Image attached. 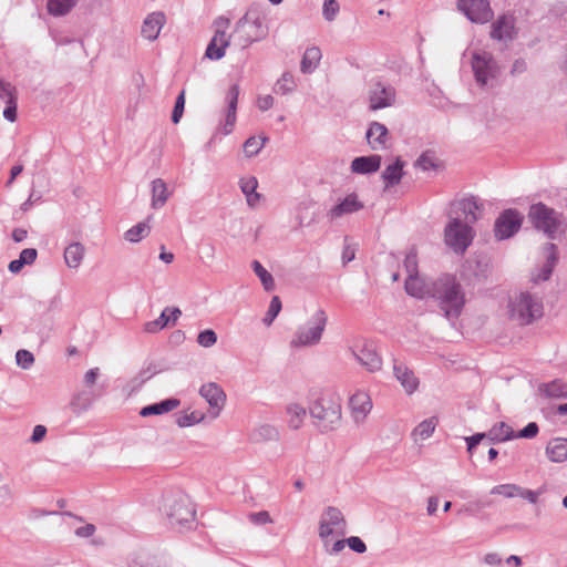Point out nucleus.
<instances>
[{"mask_svg":"<svg viewBox=\"0 0 567 567\" xmlns=\"http://www.w3.org/2000/svg\"><path fill=\"white\" fill-rule=\"evenodd\" d=\"M431 297L437 301L439 308L447 319H456L465 305V293L457 279L444 274L432 280Z\"/></svg>","mask_w":567,"mask_h":567,"instance_id":"f257e3e1","label":"nucleus"},{"mask_svg":"<svg viewBox=\"0 0 567 567\" xmlns=\"http://www.w3.org/2000/svg\"><path fill=\"white\" fill-rule=\"evenodd\" d=\"M267 19L265 10L258 6H251L237 21L233 32L234 40L243 48L264 40L269 32Z\"/></svg>","mask_w":567,"mask_h":567,"instance_id":"f03ea898","label":"nucleus"},{"mask_svg":"<svg viewBox=\"0 0 567 567\" xmlns=\"http://www.w3.org/2000/svg\"><path fill=\"white\" fill-rule=\"evenodd\" d=\"M309 414L321 433L336 430L341 422L340 398L332 393L321 394L310 404Z\"/></svg>","mask_w":567,"mask_h":567,"instance_id":"7ed1b4c3","label":"nucleus"},{"mask_svg":"<svg viewBox=\"0 0 567 567\" xmlns=\"http://www.w3.org/2000/svg\"><path fill=\"white\" fill-rule=\"evenodd\" d=\"M527 217L532 226L536 230L542 231L548 239H556L558 235L565 234L567 230L564 213L542 202L529 206Z\"/></svg>","mask_w":567,"mask_h":567,"instance_id":"20e7f679","label":"nucleus"},{"mask_svg":"<svg viewBox=\"0 0 567 567\" xmlns=\"http://www.w3.org/2000/svg\"><path fill=\"white\" fill-rule=\"evenodd\" d=\"M163 512L169 525L179 532L189 529L195 522V507L190 498L183 493L165 496Z\"/></svg>","mask_w":567,"mask_h":567,"instance_id":"39448f33","label":"nucleus"},{"mask_svg":"<svg viewBox=\"0 0 567 567\" xmlns=\"http://www.w3.org/2000/svg\"><path fill=\"white\" fill-rule=\"evenodd\" d=\"M508 312L512 320L528 326L544 316L543 300L528 291H522L509 299Z\"/></svg>","mask_w":567,"mask_h":567,"instance_id":"423d86ee","label":"nucleus"},{"mask_svg":"<svg viewBox=\"0 0 567 567\" xmlns=\"http://www.w3.org/2000/svg\"><path fill=\"white\" fill-rule=\"evenodd\" d=\"M328 317L324 310L318 309L303 326L295 332L290 346L292 348L311 347L318 344L326 329Z\"/></svg>","mask_w":567,"mask_h":567,"instance_id":"0eeeda50","label":"nucleus"},{"mask_svg":"<svg viewBox=\"0 0 567 567\" xmlns=\"http://www.w3.org/2000/svg\"><path fill=\"white\" fill-rule=\"evenodd\" d=\"M450 221L444 228V241L456 254H463L474 238L473 228L464 224L458 216H449Z\"/></svg>","mask_w":567,"mask_h":567,"instance_id":"6e6552de","label":"nucleus"},{"mask_svg":"<svg viewBox=\"0 0 567 567\" xmlns=\"http://www.w3.org/2000/svg\"><path fill=\"white\" fill-rule=\"evenodd\" d=\"M471 65L476 83L486 86L499 74V66L493 54L486 51H475L472 54Z\"/></svg>","mask_w":567,"mask_h":567,"instance_id":"1a4fd4ad","label":"nucleus"},{"mask_svg":"<svg viewBox=\"0 0 567 567\" xmlns=\"http://www.w3.org/2000/svg\"><path fill=\"white\" fill-rule=\"evenodd\" d=\"M347 522L341 511L334 506H328L321 514L319 522V537L327 546V539L332 535L344 536Z\"/></svg>","mask_w":567,"mask_h":567,"instance_id":"9d476101","label":"nucleus"},{"mask_svg":"<svg viewBox=\"0 0 567 567\" xmlns=\"http://www.w3.org/2000/svg\"><path fill=\"white\" fill-rule=\"evenodd\" d=\"M369 109L371 111L391 107L396 102V90L390 83L381 80L371 81L368 92Z\"/></svg>","mask_w":567,"mask_h":567,"instance_id":"9b49d317","label":"nucleus"},{"mask_svg":"<svg viewBox=\"0 0 567 567\" xmlns=\"http://www.w3.org/2000/svg\"><path fill=\"white\" fill-rule=\"evenodd\" d=\"M214 24L216 27L215 34L207 45L205 55L210 60H220L225 55V50L231 38L227 34L230 21L227 18L219 17Z\"/></svg>","mask_w":567,"mask_h":567,"instance_id":"f8f14e48","label":"nucleus"},{"mask_svg":"<svg viewBox=\"0 0 567 567\" xmlns=\"http://www.w3.org/2000/svg\"><path fill=\"white\" fill-rule=\"evenodd\" d=\"M522 223L523 216L517 209H505L495 220V238L497 240H505L513 237L520 229Z\"/></svg>","mask_w":567,"mask_h":567,"instance_id":"ddd939ff","label":"nucleus"},{"mask_svg":"<svg viewBox=\"0 0 567 567\" xmlns=\"http://www.w3.org/2000/svg\"><path fill=\"white\" fill-rule=\"evenodd\" d=\"M457 9L475 23L488 22L493 17L487 0H458Z\"/></svg>","mask_w":567,"mask_h":567,"instance_id":"4468645a","label":"nucleus"},{"mask_svg":"<svg viewBox=\"0 0 567 567\" xmlns=\"http://www.w3.org/2000/svg\"><path fill=\"white\" fill-rule=\"evenodd\" d=\"M480 204L476 197L462 198L454 200L450 205L447 216L455 215L463 220L464 224L472 225L480 218Z\"/></svg>","mask_w":567,"mask_h":567,"instance_id":"2eb2a0df","label":"nucleus"},{"mask_svg":"<svg viewBox=\"0 0 567 567\" xmlns=\"http://www.w3.org/2000/svg\"><path fill=\"white\" fill-rule=\"evenodd\" d=\"M364 208L357 193H350L343 198H338L336 204L327 212L329 220L333 221L343 216L358 213Z\"/></svg>","mask_w":567,"mask_h":567,"instance_id":"dca6fc26","label":"nucleus"},{"mask_svg":"<svg viewBox=\"0 0 567 567\" xmlns=\"http://www.w3.org/2000/svg\"><path fill=\"white\" fill-rule=\"evenodd\" d=\"M543 254L545 256V262L542 267L536 268L530 276V280L534 284H539L549 280L555 266L558 262V249L553 243H546L543 246Z\"/></svg>","mask_w":567,"mask_h":567,"instance_id":"f3484780","label":"nucleus"},{"mask_svg":"<svg viewBox=\"0 0 567 567\" xmlns=\"http://www.w3.org/2000/svg\"><path fill=\"white\" fill-rule=\"evenodd\" d=\"M352 354L369 372H374L381 369L382 360L372 343L364 342L362 344H355L352 348Z\"/></svg>","mask_w":567,"mask_h":567,"instance_id":"a211bd4d","label":"nucleus"},{"mask_svg":"<svg viewBox=\"0 0 567 567\" xmlns=\"http://www.w3.org/2000/svg\"><path fill=\"white\" fill-rule=\"evenodd\" d=\"M239 96V85L233 84L226 94V116L225 122L223 124V132L225 135H228L233 132L234 126L236 124V112Z\"/></svg>","mask_w":567,"mask_h":567,"instance_id":"6ab92c4d","label":"nucleus"},{"mask_svg":"<svg viewBox=\"0 0 567 567\" xmlns=\"http://www.w3.org/2000/svg\"><path fill=\"white\" fill-rule=\"evenodd\" d=\"M352 417L355 423H361L372 409V401L365 391H357L349 401Z\"/></svg>","mask_w":567,"mask_h":567,"instance_id":"aec40b11","label":"nucleus"},{"mask_svg":"<svg viewBox=\"0 0 567 567\" xmlns=\"http://www.w3.org/2000/svg\"><path fill=\"white\" fill-rule=\"evenodd\" d=\"M199 394L212 409L216 410L215 415L217 416L225 405L226 394L224 390L217 383L210 382L200 386Z\"/></svg>","mask_w":567,"mask_h":567,"instance_id":"412c9836","label":"nucleus"},{"mask_svg":"<svg viewBox=\"0 0 567 567\" xmlns=\"http://www.w3.org/2000/svg\"><path fill=\"white\" fill-rule=\"evenodd\" d=\"M515 34V19L512 16H502L492 24L491 37L494 40L512 41Z\"/></svg>","mask_w":567,"mask_h":567,"instance_id":"4be33fe9","label":"nucleus"},{"mask_svg":"<svg viewBox=\"0 0 567 567\" xmlns=\"http://www.w3.org/2000/svg\"><path fill=\"white\" fill-rule=\"evenodd\" d=\"M367 141L372 150L383 151L388 146L389 131L380 122H371L365 133Z\"/></svg>","mask_w":567,"mask_h":567,"instance_id":"5701e85b","label":"nucleus"},{"mask_svg":"<svg viewBox=\"0 0 567 567\" xmlns=\"http://www.w3.org/2000/svg\"><path fill=\"white\" fill-rule=\"evenodd\" d=\"M165 22L166 19L163 12H152L147 14L142 24V35L148 41L156 40Z\"/></svg>","mask_w":567,"mask_h":567,"instance_id":"b1692460","label":"nucleus"},{"mask_svg":"<svg viewBox=\"0 0 567 567\" xmlns=\"http://www.w3.org/2000/svg\"><path fill=\"white\" fill-rule=\"evenodd\" d=\"M404 287L408 295L417 299H425L431 297L432 280L426 281L419 274L416 276H408Z\"/></svg>","mask_w":567,"mask_h":567,"instance_id":"393cba45","label":"nucleus"},{"mask_svg":"<svg viewBox=\"0 0 567 567\" xmlns=\"http://www.w3.org/2000/svg\"><path fill=\"white\" fill-rule=\"evenodd\" d=\"M127 567H167V563L163 557L137 550L128 556Z\"/></svg>","mask_w":567,"mask_h":567,"instance_id":"a878e982","label":"nucleus"},{"mask_svg":"<svg viewBox=\"0 0 567 567\" xmlns=\"http://www.w3.org/2000/svg\"><path fill=\"white\" fill-rule=\"evenodd\" d=\"M393 372L408 394H412L417 389L419 380L408 367L394 361Z\"/></svg>","mask_w":567,"mask_h":567,"instance_id":"bb28decb","label":"nucleus"},{"mask_svg":"<svg viewBox=\"0 0 567 567\" xmlns=\"http://www.w3.org/2000/svg\"><path fill=\"white\" fill-rule=\"evenodd\" d=\"M381 166L380 155L359 156L351 162V171L354 174H372L379 171Z\"/></svg>","mask_w":567,"mask_h":567,"instance_id":"cd10ccee","label":"nucleus"},{"mask_svg":"<svg viewBox=\"0 0 567 567\" xmlns=\"http://www.w3.org/2000/svg\"><path fill=\"white\" fill-rule=\"evenodd\" d=\"M403 166H404V163L401 161V158L398 157L394 163L388 165L383 169L381 177L384 182L385 190L400 184V182L403 177V174H404Z\"/></svg>","mask_w":567,"mask_h":567,"instance_id":"c85d7f7f","label":"nucleus"},{"mask_svg":"<svg viewBox=\"0 0 567 567\" xmlns=\"http://www.w3.org/2000/svg\"><path fill=\"white\" fill-rule=\"evenodd\" d=\"M181 405V400L169 398L157 403H153L142 408L140 411L141 416L161 415L177 409Z\"/></svg>","mask_w":567,"mask_h":567,"instance_id":"c756f323","label":"nucleus"},{"mask_svg":"<svg viewBox=\"0 0 567 567\" xmlns=\"http://www.w3.org/2000/svg\"><path fill=\"white\" fill-rule=\"evenodd\" d=\"M546 454L551 462L560 463L567 460V439L555 437L546 446Z\"/></svg>","mask_w":567,"mask_h":567,"instance_id":"7c9ffc66","label":"nucleus"},{"mask_svg":"<svg viewBox=\"0 0 567 567\" xmlns=\"http://www.w3.org/2000/svg\"><path fill=\"white\" fill-rule=\"evenodd\" d=\"M285 411L288 426L291 430H299L307 416V409L299 403H289Z\"/></svg>","mask_w":567,"mask_h":567,"instance_id":"2f4dec72","label":"nucleus"},{"mask_svg":"<svg viewBox=\"0 0 567 567\" xmlns=\"http://www.w3.org/2000/svg\"><path fill=\"white\" fill-rule=\"evenodd\" d=\"M169 197L166 183L162 178H156L152 182V202L153 209L162 208Z\"/></svg>","mask_w":567,"mask_h":567,"instance_id":"473e14b6","label":"nucleus"},{"mask_svg":"<svg viewBox=\"0 0 567 567\" xmlns=\"http://www.w3.org/2000/svg\"><path fill=\"white\" fill-rule=\"evenodd\" d=\"M321 56V51L318 47L308 48L301 59L300 71L303 74L313 73L320 63Z\"/></svg>","mask_w":567,"mask_h":567,"instance_id":"72a5a7b5","label":"nucleus"},{"mask_svg":"<svg viewBox=\"0 0 567 567\" xmlns=\"http://www.w3.org/2000/svg\"><path fill=\"white\" fill-rule=\"evenodd\" d=\"M85 248L81 243H72L64 250V260L70 268L78 269L84 258Z\"/></svg>","mask_w":567,"mask_h":567,"instance_id":"f704fd0d","label":"nucleus"},{"mask_svg":"<svg viewBox=\"0 0 567 567\" xmlns=\"http://www.w3.org/2000/svg\"><path fill=\"white\" fill-rule=\"evenodd\" d=\"M92 403H93L92 392L80 391L72 396V399L70 401V409L74 414L80 415L83 412H85L86 410H89V408L92 405Z\"/></svg>","mask_w":567,"mask_h":567,"instance_id":"c9c22d12","label":"nucleus"},{"mask_svg":"<svg viewBox=\"0 0 567 567\" xmlns=\"http://www.w3.org/2000/svg\"><path fill=\"white\" fill-rule=\"evenodd\" d=\"M487 437L493 443L505 442L515 439V432L505 422H498L488 431Z\"/></svg>","mask_w":567,"mask_h":567,"instance_id":"e433bc0d","label":"nucleus"},{"mask_svg":"<svg viewBox=\"0 0 567 567\" xmlns=\"http://www.w3.org/2000/svg\"><path fill=\"white\" fill-rule=\"evenodd\" d=\"M78 3V0H48V12L53 17L68 14Z\"/></svg>","mask_w":567,"mask_h":567,"instance_id":"4c0bfd02","label":"nucleus"},{"mask_svg":"<svg viewBox=\"0 0 567 567\" xmlns=\"http://www.w3.org/2000/svg\"><path fill=\"white\" fill-rule=\"evenodd\" d=\"M251 267L256 276L260 279L264 289L266 291H272L275 289L272 275L258 260H254Z\"/></svg>","mask_w":567,"mask_h":567,"instance_id":"58836bf2","label":"nucleus"},{"mask_svg":"<svg viewBox=\"0 0 567 567\" xmlns=\"http://www.w3.org/2000/svg\"><path fill=\"white\" fill-rule=\"evenodd\" d=\"M150 233V226L146 221H141L125 231L124 238L130 243H138Z\"/></svg>","mask_w":567,"mask_h":567,"instance_id":"ea45409f","label":"nucleus"},{"mask_svg":"<svg viewBox=\"0 0 567 567\" xmlns=\"http://www.w3.org/2000/svg\"><path fill=\"white\" fill-rule=\"evenodd\" d=\"M297 84L293 75L290 72H285L276 82L274 90L278 94L286 95L293 92Z\"/></svg>","mask_w":567,"mask_h":567,"instance_id":"a19ab883","label":"nucleus"},{"mask_svg":"<svg viewBox=\"0 0 567 567\" xmlns=\"http://www.w3.org/2000/svg\"><path fill=\"white\" fill-rule=\"evenodd\" d=\"M268 137L266 136H251L244 143V153L247 157L256 156L267 143Z\"/></svg>","mask_w":567,"mask_h":567,"instance_id":"79ce46f5","label":"nucleus"},{"mask_svg":"<svg viewBox=\"0 0 567 567\" xmlns=\"http://www.w3.org/2000/svg\"><path fill=\"white\" fill-rule=\"evenodd\" d=\"M436 425H437V419L434 416L429 417V419L422 421L414 429L413 435L420 437L421 440H426L433 434Z\"/></svg>","mask_w":567,"mask_h":567,"instance_id":"37998d69","label":"nucleus"},{"mask_svg":"<svg viewBox=\"0 0 567 567\" xmlns=\"http://www.w3.org/2000/svg\"><path fill=\"white\" fill-rule=\"evenodd\" d=\"M256 441H276L279 439L278 430L270 424H262L254 431Z\"/></svg>","mask_w":567,"mask_h":567,"instance_id":"c03bdc74","label":"nucleus"},{"mask_svg":"<svg viewBox=\"0 0 567 567\" xmlns=\"http://www.w3.org/2000/svg\"><path fill=\"white\" fill-rule=\"evenodd\" d=\"M414 166L424 172L431 171V169H436L437 159H436L434 153L426 151V152H423L419 156V158L414 163Z\"/></svg>","mask_w":567,"mask_h":567,"instance_id":"a18cd8bd","label":"nucleus"},{"mask_svg":"<svg viewBox=\"0 0 567 567\" xmlns=\"http://www.w3.org/2000/svg\"><path fill=\"white\" fill-rule=\"evenodd\" d=\"M168 310L169 308H165L157 319L146 322L144 330L148 333H155L164 329L171 322V319L167 317Z\"/></svg>","mask_w":567,"mask_h":567,"instance_id":"49530a36","label":"nucleus"},{"mask_svg":"<svg viewBox=\"0 0 567 567\" xmlns=\"http://www.w3.org/2000/svg\"><path fill=\"white\" fill-rule=\"evenodd\" d=\"M204 419L205 415L203 413L193 411L178 415L176 423L179 427H187L200 423Z\"/></svg>","mask_w":567,"mask_h":567,"instance_id":"de8ad7c7","label":"nucleus"},{"mask_svg":"<svg viewBox=\"0 0 567 567\" xmlns=\"http://www.w3.org/2000/svg\"><path fill=\"white\" fill-rule=\"evenodd\" d=\"M0 99L7 105L14 104L18 100L17 89L11 83L0 80Z\"/></svg>","mask_w":567,"mask_h":567,"instance_id":"09e8293b","label":"nucleus"},{"mask_svg":"<svg viewBox=\"0 0 567 567\" xmlns=\"http://www.w3.org/2000/svg\"><path fill=\"white\" fill-rule=\"evenodd\" d=\"M519 492V485L516 484H499L494 486L491 489L492 495H502L506 498L517 497V493Z\"/></svg>","mask_w":567,"mask_h":567,"instance_id":"8fccbe9b","label":"nucleus"},{"mask_svg":"<svg viewBox=\"0 0 567 567\" xmlns=\"http://www.w3.org/2000/svg\"><path fill=\"white\" fill-rule=\"evenodd\" d=\"M34 355L25 349H20L16 352V363L23 370H29L34 364Z\"/></svg>","mask_w":567,"mask_h":567,"instance_id":"3c124183","label":"nucleus"},{"mask_svg":"<svg viewBox=\"0 0 567 567\" xmlns=\"http://www.w3.org/2000/svg\"><path fill=\"white\" fill-rule=\"evenodd\" d=\"M280 310H281L280 298L278 296H274L270 301L267 313H266L265 318L262 319L264 323L266 326H270L274 322V320L276 319V317L278 316V313L280 312Z\"/></svg>","mask_w":567,"mask_h":567,"instance_id":"603ef678","label":"nucleus"},{"mask_svg":"<svg viewBox=\"0 0 567 567\" xmlns=\"http://www.w3.org/2000/svg\"><path fill=\"white\" fill-rule=\"evenodd\" d=\"M544 391L547 396L561 398L565 395V385L560 381L555 380L550 383L544 384Z\"/></svg>","mask_w":567,"mask_h":567,"instance_id":"864d4df0","label":"nucleus"},{"mask_svg":"<svg viewBox=\"0 0 567 567\" xmlns=\"http://www.w3.org/2000/svg\"><path fill=\"white\" fill-rule=\"evenodd\" d=\"M404 268L408 272V276H416L417 272V256L414 249H411L404 258Z\"/></svg>","mask_w":567,"mask_h":567,"instance_id":"5fc2aeb1","label":"nucleus"},{"mask_svg":"<svg viewBox=\"0 0 567 567\" xmlns=\"http://www.w3.org/2000/svg\"><path fill=\"white\" fill-rule=\"evenodd\" d=\"M197 342L204 348H210L217 342V334L215 331L206 329L198 333Z\"/></svg>","mask_w":567,"mask_h":567,"instance_id":"6e6d98bb","label":"nucleus"},{"mask_svg":"<svg viewBox=\"0 0 567 567\" xmlns=\"http://www.w3.org/2000/svg\"><path fill=\"white\" fill-rule=\"evenodd\" d=\"M184 106H185V92L182 91L175 101L174 110L172 113V122L174 124H177L181 121L183 113H184Z\"/></svg>","mask_w":567,"mask_h":567,"instance_id":"4d7b16f0","label":"nucleus"},{"mask_svg":"<svg viewBox=\"0 0 567 567\" xmlns=\"http://www.w3.org/2000/svg\"><path fill=\"white\" fill-rule=\"evenodd\" d=\"M339 9H340V7H339L338 1H336V0H324L323 10H322L324 19L327 21L334 20L337 13L339 12Z\"/></svg>","mask_w":567,"mask_h":567,"instance_id":"13d9d810","label":"nucleus"},{"mask_svg":"<svg viewBox=\"0 0 567 567\" xmlns=\"http://www.w3.org/2000/svg\"><path fill=\"white\" fill-rule=\"evenodd\" d=\"M239 187L245 195L254 193L257 190L258 181L255 176L241 177L239 179Z\"/></svg>","mask_w":567,"mask_h":567,"instance_id":"bf43d9fd","label":"nucleus"},{"mask_svg":"<svg viewBox=\"0 0 567 567\" xmlns=\"http://www.w3.org/2000/svg\"><path fill=\"white\" fill-rule=\"evenodd\" d=\"M539 427L536 422H529L524 429H522L515 437L520 439H533L538 434Z\"/></svg>","mask_w":567,"mask_h":567,"instance_id":"052dcab7","label":"nucleus"},{"mask_svg":"<svg viewBox=\"0 0 567 567\" xmlns=\"http://www.w3.org/2000/svg\"><path fill=\"white\" fill-rule=\"evenodd\" d=\"M346 544L350 547L351 550L358 554H363L367 551L364 542L358 536H351L347 538Z\"/></svg>","mask_w":567,"mask_h":567,"instance_id":"680f3d73","label":"nucleus"},{"mask_svg":"<svg viewBox=\"0 0 567 567\" xmlns=\"http://www.w3.org/2000/svg\"><path fill=\"white\" fill-rule=\"evenodd\" d=\"M543 491H532L528 488H524L519 486V492L517 493V497H522L526 501H528L530 504H536L538 501L539 495H542Z\"/></svg>","mask_w":567,"mask_h":567,"instance_id":"e2e57ef3","label":"nucleus"},{"mask_svg":"<svg viewBox=\"0 0 567 567\" xmlns=\"http://www.w3.org/2000/svg\"><path fill=\"white\" fill-rule=\"evenodd\" d=\"M249 519L257 525H265L272 522L269 513L266 511L249 514Z\"/></svg>","mask_w":567,"mask_h":567,"instance_id":"0e129e2a","label":"nucleus"},{"mask_svg":"<svg viewBox=\"0 0 567 567\" xmlns=\"http://www.w3.org/2000/svg\"><path fill=\"white\" fill-rule=\"evenodd\" d=\"M37 257L38 251L34 248H25L19 255V259L23 261V265H32Z\"/></svg>","mask_w":567,"mask_h":567,"instance_id":"69168bd1","label":"nucleus"},{"mask_svg":"<svg viewBox=\"0 0 567 567\" xmlns=\"http://www.w3.org/2000/svg\"><path fill=\"white\" fill-rule=\"evenodd\" d=\"M344 241L346 245L343 247L341 258L343 265H347L348 262L352 261L355 258V248L352 245L347 244L348 237H346Z\"/></svg>","mask_w":567,"mask_h":567,"instance_id":"338daca9","label":"nucleus"},{"mask_svg":"<svg viewBox=\"0 0 567 567\" xmlns=\"http://www.w3.org/2000/svg\"><path fill=\"white\" fill-rule=\"evenodd\" d=\"M45 434H47V427L44 425H41V424L35 425L33 427L30 441L32 443H39L44 439Z\"/></svg>","mask_w":567,"mask_h":567,"instance_id":"774afa93","label":"nucleus"}]
</instances>
